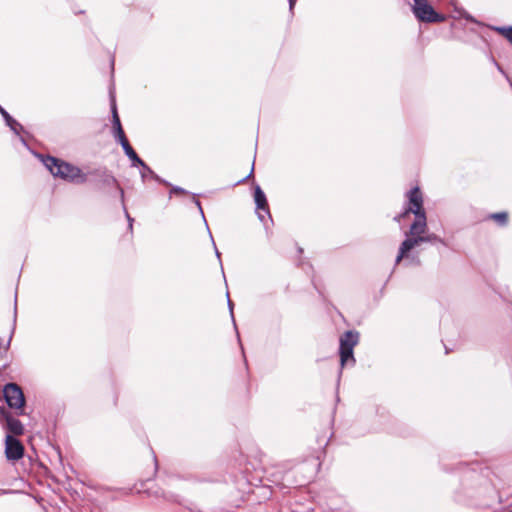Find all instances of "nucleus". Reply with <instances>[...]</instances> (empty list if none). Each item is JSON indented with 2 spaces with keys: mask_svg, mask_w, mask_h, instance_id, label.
I'll return each mask as SVG.
<instances>
[{
  "mask_svg": "<svg viewBox=\"0 0 512 512\" xmlns=\"http://www.w3.org/2000/svg\"><path fill=\"white\" fill-rule=\"evenodd\" d=\"M410 213L415 215V220L405 233L406 239L399 247V252L395 260L396 264H399L404 258H407L408 253L421 243L441 241L435 234H429L427 236L422 235L427 229V218L423 208V196L418 187H414L408 191L407 205L402 213L394 217V220L400 222Z\"/></svg>",
  "mask_w": 512,
  "mask_h": 512,
  "instance_id": "obj_1",
  "label": "nucleus"
},
{
  "mask_svg": "<svg viewBox=\"0 0 512 512\" xmlns=\"http://www.w3.org/2000/svg\"><path fill=\"white\" fill-rule=\"evenodd\" d=\"M42 161L53 176L75 183H84L87 180L86 175L82 173L81 169L72 164L51 156H47Z\"/></svg>",
  "mask_w": 512,
  "mask_h": 512,
  "instance_id": "obj_2",
  "label": "nucleus"
},
{
  "mask_svg": "<svg viewBox=\"0 0 512 512\" xmlns=\"http://www.w3.org/2000/svg\"><path fill=\"white\" fill-rule=\"evenodd\" d=\"M358 337L359 335L357 332L347 331L340 338L339 353L342 367L349 363L354 364L355 359L353 356V349L358 343Z\"/></svg>",
  "mask_w": 512,
  "mask_h": 512,
  "instance_id": "obj_3",
  "label": "nucleus"
},
{
  "mask_svg": "<svg viewBox=\"0 0 512 512\" xmlns=\"http://www.w3.org/2000/svg\"><path fill=\"white\" fill-rule=\"evenodd\" d=\"M413 13L423 22L436 23L444 20V16L438 14L427 0H414Z\"/></svg>",
  "mask_w": 512,
  "mask_h": 512,
  "instance_id": "obj_4",
  "label": "nucleus"
},
{
  "mask_svg": "<svg viewBox=\"0 0 512 512\" xmlns=\"http://www.w3.org/2000/svg\"><path fill=\"white\" fill-rule=\"evenodd\" d=\"M3 396L7 405L16 410H21L20 414L23 413L25 405V397L22 389L15 383H9L5 385L3 389Z\"/></svg>",
  "mask_w": 512,
  "mask_h": 512,
  "instance_id": "obj_5",
  "label": "nucleus"
},
{
  "mask_svg": "<svg viewBox=\"0 0 512 512\" xmlns=\"http://www.w3.org/2000/svg\"><path fill=\"white\" fill-rule=\"evenodd\" d=\"M0 424L5 428L10 435H22L24 433V426L22 423L13 417L5 408L0 410Z\"/></svg>",
  "mask_w": 512,
  "mask_h": 512,
  "instance_id": "obj_6",
  "label": "nucleus"
},
{
  "mask_svg": "<svg viewBox=\"0 0 512 512\" xmlns=\"http://www.w3.org/2000/svg\"><path fill=\"white\" fill-rule=\"evenodd\" d=\"M5 455L8 460L12 461L19 460L24 455L23 445L10 434H7L5 437Z\"/></svg>",
  "mask_w": 512,
  "mask_h": 512,
  "instance_id": "obj_7",
  "label": "nucleus"
},
{
  "mask_svg": "<svg viewBox=\"0 0 512 512\" xmlns=\"http://www.w3.org/2000/svg\"><path fill=\"white\" fill-rule=\"evenodd\" d=\"M254 200H255V204H256V210H257L258 218L262 222H264L265 216H268L269 218L271 216H270V213H269L268 203H267L266 196H265L264 192L262 191V189L259 186H257L255 188Z\"/></svg>",
  "mask_w": 512,
  "mask_h": 512,
  "instance_id": "obj_8",
  "label": "nucleus"
},
{
  "mask_svg": "<svg viewBox=\"0 0 512 512\" xmlns=\"http://www.w3.org/2000/svg\"><path fill=\"white\" fill-rule=\"evenodd\" d=\"M126 156L131 160L132 166H140L144 170L149 171L150 174H153V171L145 164V162L138 157L134 149L131 147V145H126L125 148H123Z\"/></svg>",
  "mask_w": 512,
  "mask_h": 512,
  "instance_id": "obj_9",
  "label": "nucleus"
},
{
  "mask_svg": "<svg viewBox=\"0 0 512 512\" xmlns=\"http://www.w3.org/2000/svg\"><path fill=\"white\" fill-rule=\"evenodd\" d=\"M0 113L3 116L6 124L13 130L16 134H19V130L22 129V126L14 120L10 114L0 105Z\"/></svg>",
  "mask_w": 512,
  "mask_h": 512,
  "instance_id": "obj_10",
  "label": "nucleus"
},
{
  "mask_svg": "<svg viewBox=\"0 0 512 512\" xmlns=\"http://www.w3.org/2000/svg\"><path fill=\"white\" fill-rule=\"evenodd\" d=\"M114 136H115L116 140L121 144L122 148H125L126 145H130L125 136V133H124L122 127H119L118 132H115Z\"/></svg>",
  "mask_w": 512,
  "mask_h": 512,
  "instance_id": "obj_11",
  "label": "nucleus"
},
{
  "mask_svg": "<svg viewBox=\"0 0 512 512\" xmlns=\"http://www.w3.org/2000/svg\"><path fill=\"white\" fill-rule=\"evenodd\" d=\"M112 117H113V120H112L113 128H114V133H115V132H118L119 127H122V126H121V122H120V119H119V116L117 113V109H116V105L114 102L112 103Z\"/></svg>",
  "mask_w": 512,
  "mask_h": 512,
  "instance_id": "obj_12",
  "label": "nucleus"
},
{
  "mask_svg": "<svg viewBox=\"0 0 512 512\" xmlns=\"http://www.w3.org/2000/svg\"><path fill=\"white\" fill-rule=\"evenodd\" d=\"M495 30L512 43V27H496Z\"/></svg>",
  "mask_w": 512,
  "mask_h": 512,
  "instance_id": "obj_13",
  "label": "nucleus"
},
{
  "mask_svg": "<svg viewBox=\"0 0 512 512\" xmlns=\"http://www.w3.org/2000/svg\"><path fill=\"white\" fill-rule=\"evenodd\" d=\"M491 218L497 221L500 225H505L508 220V215L505 212H500L492 214Z\"/></svg>",
  "mask_w": 512,
  "mask_h": 512,
  "instance_id": "obj_14",
  "label": "nucleus"
},
{
  "mask_svg": "<svg viewBox=\"0 0 512 512\" xmlns=\"http://www.w3.org/2000/svg\"><path fill=\"white\" fill-rule=\"evenodd\" d=\"M104 182H105L107 185H115V186H117V187L119 188V190H120L121 197L123 198V196H124V191H123V189H121V188L119 187V185H118L117 180L115 179V177H113V176H107V177L105 178Z\"/></svg>",
  "mask_w": 512,
  "mask_h": 512,
  "instance_id": "obj_15",
  "label": "nucleus"
},
{
  "mask_svg": "<svg viewBox=\"0 0 512 512\" xmlns=\"http://www.w3.org/2000/svg\"><path fill=\"white\" fill-rule=\"evenodd\" d=\"M140 173H141V177L143 178V180H145L148 176L158 179L157 175H155L154 172H153V174H150L149 171L144 170L143 168Z\"/></svg>",
  "mask_w": 512,
  "mask_h": 512,
  "instance_id": "obj_16",
  "label": "nucleus"
},
{
  "mask_svg": "<svg viewBox=\"0 0 512 512\" xmlns=\"http://www.w3.org/2000/svg\"><path fill=\"white\" fill-rule=\"evenodd\" d=\"M184 194L186 193V191L183 189V188H180V187H177V186H174L172 187L171 191H170V194Z\"/></svg>",
  "mask_w": 512,
  "mask_h": 512,
  "instance_id": "obj_17",
  "label": "nucleus"
},
{
  "mask_svg": "<svg viewBox=\"0 0 512 512\" xmlns=\"http://www.w3.org/2000/svg\"><path fill=\"white\" fill-rule=\"evenodd\" d=\"M228 307H229V310H230V314H231L232 320L235 323L234 316H233V303L231 302V300L229 298H228Z\"/></svg>",
  "mask_w": 512,
  "mask_h": 512,
  "instance_id": "obj_18",
  "label": "nucleus"
},
{
  "mask_svg": "<svg viewBox=\"0 0 512 512\" xmlns=\"http://www.w3.org/2000/svg\"><path fill=\"white\" fill-rule=\"evenodd\" d=\"M126 217L128 219V222H129V228L132 229L133 219L130 217V215L127 212H126Z\"/></svg>",
  "mask_w": 512,
  "mask_h": 512,
  "instance_id": "obj_19",
  "label": "nucleus"
},
{
  "mask_svg": "<svg viewBox=\"0 0 512 512\" xmlns=\"http://www.w3.org/2000/svg\"><path fill=\"white\" fill-rule=\"evenodd\" d=\"M296 0H289V9L290 11L293 10Z\"/></svg>",
  "mask_w": 512,
  "mask_h": 512,
  "instance_id": "obj_20",
  "label": "nucleus"
},
{
  "mask_svg": "<svg viewBox=\"0 0 512 512\" xmlns=\"http://www.w3.org/2000/svg\"><path fill=\"white\" fill-rule=\"evenodd\" d=\"M196 204H197V206L199 207V209H200L201 213L203 214L202 208H201V206H200V202H199V201H196Z\"/></svg>",
  "mask_w": 512,
  "mask_h": 512,
  "instance_id": "obj_21",
  "label": "nucleus"
},
{
  "mask_svg": "<svg viewBox=\"0 0 512 512\" xmlns=\"http://www.w3.org/2000/svg\"><path fill=\"white\" fill-rule=\"evenodd\" d=\"M215 250H216V255H217V257H218V258H220V253L218 252V250H217V249H215Z\"/></svg>",
  "mask_w": 512,
  "mask_h": 512,
  "instance_id": "obj_22",
  "label": "nucleus"
}]
</instances>
